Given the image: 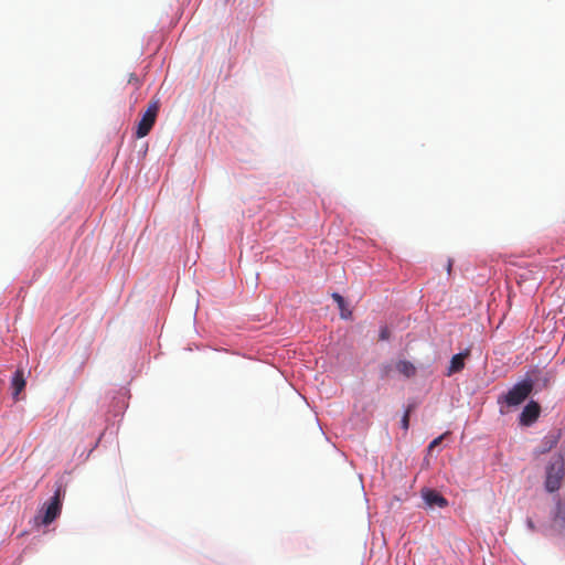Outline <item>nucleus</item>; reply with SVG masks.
<instances>
[{"label":"nucleus","mask_w":565,"mask_h":565,"mask_svg":"<svg viewBox=\"0 0 565 565\" xmlns=\"http://www.w3.org/2000/svg\"><path fill=\"white\" fill-rule=\"evenodd\" d=\"M391 337V332L388 330L387 327H383L381 328V331H380V340H388Z\"/></svg>","instance_id":"obj_15"},{"label":"nucleus","mask_w":565,"mask_h":565,"mask_svg":"<svg viewBox=\"0 0 565 565\" xmlns=\"http://www.w3.org/2000/svg\"><path fill=\"white\" fill-rule=\"evenodd\" d=\"M61 497H52L51 500L44 502L39 509L38 514L34 516V525L41 526L51 524L61 514Z\"/></svg>","instance_id":"obj_1"},{"label":"nucleus","mask_w":565,"mask_h":565,"mask_svg":"<svg viewBox=\"0 0 565 565\" xmlns=\"http://www.w3.org/2000/svg\"><path fill=\"white\" fill-rule=\"evenodd\" d=\"M12 388H13V397L17 398L18 395L24 390L25 387V380L23 375V371L17 370L13 377H12Z\"/></svg>","instance_id":"obj_8"},{"label":"nucleus","mask_w":565,"mask_h":565,"mask_svg":"<svg viewBox=\"0 0 565 565\" xmlns=\"http://www.w3.org/2000/svg\"><path fill=\"white\" fill-rule=\"evenodd\" d=\"M409 414H411V408H408V409L405 412V414H404V416H403V418H402V420H401L402 427H403V429H405V430H407V429H408V427H409Z\"/></svg>","instance_id":"obj_13"},{"label":"nucleus","mask_w":565,"mask_h":565,"mask_svg":"<svg viewBox=\"0 0 565 565\" xmlns=\"http://www.w3.org/2000/svg\"><path fill=\"white\" fill-rule=\"evenodd\" d=\"M134 81L138 82V79L134 75H131L129 82H134Z\"/></svg>","instance_id":"obj_18"},{"label":"nucleus","mask_w":565,"mask_h":565,"mask_svg":"<svg viewBox=\"0 0 565 565\" xmlns=\"http://www.w3.org/2000/svg\"><path fill=\"white\" fill-rule=\"evenodd\" d=\"M557 439H558V437L556 435L546 436L545 444L548 446L545 450L553 448L557 444Z\"/></svg>","instance_id":"obj_12"},{"label":"nucleus","mask_w":565,"mask_h":565,"mask_svg":"<svg viewBox=\"0 0 565 565\" xmlns=\"http://www.w3.org/2000/svg\"><path fill=\"white\" fill-rule=\"evenodd\" d=\"M532 388L533 385L530 381L518 383L504 395V402L508 406H518L527 398Z\"/></svg>","instance_id":"obj_4"},{"label":"nucleus","mask_w":565,"mask_h":565,"mask_svg":"<svg viewBox=\"0 0 565 565\" xmlns=\"http://www.w3.org/2000/svg\"><path fill=\"white\" fill-rule=\"evenodd\" d=\"M448 505L445 497H423L422 508L433 510L435 508L443 509Z\"/></svg>","instance_id":"obj_7"},{"label":"nucleus","mask_w":565,"mask_h":565,"mask_svg":"<svg viewBox=\"0 0 565 565\" xmlns=\"http://www.w3.org/2000/svg\"><path fill=\"white\" fill-rule=\"evenodd\" d=\"M541 407L540 405L531 401L522 411L520 415V424L524 426H530L533 424L540 416Z\"/></svg>","instance_id":"obj_5"},{"label":"nucleus","mask_w":565,"mask_h":565,"mask_svg":"<svg viewBox=\"0 0 565 565\" xmlns=\"http://www.w3.org/2000/svg\"><path fill=\"white\" fill-rule=\"evenodd\" d=\"M554 523L556 526L565 529V504H563L561 500L556 503Z\"/></svg>","instance_id":"obj_10"},{"label":"nucleus","mask_w":565,"mask_h":565,"mask_svg":"<svg viewBox=\"0 0 565 565\" xmlns=\"http://www.w3.org/2000/svg\"><path fill=\"white\" fill-rule=\"evenodd\" d=\"M159 111V102L151 100L137 125L136 137L143 138L152 129Z\"/></svg>","instance_id":"obj_2"},{"label":"nucleus","mask_w":565,"mask_h":565,"mask_svg":"<svg viewBox=\"0 0 565 565\" xmlns=\"http://www.w3.org/2000/svg\"><path fill=\"white\" fill-rule=\"evenodd\" d=\"M469 350L455 354L450 360V365L447 371V375L450 376L455 373L460 372L465 367V359L469 356Z\"/></svg>","instance_id":"obj_6"},{"label":"nucleus","mask_w":565,"mask_h":565,"mask_svg":"<svg viewBox=\"0 0 565 565\" xmlns=\"http://www.w3.org/2000/svg\"><path fill=\"white\" fill-rule=\"evenodd\" d=\"M445 435L435 438L428 446V451L431 452L443 440Z\"/></svg>","instance_id":"obj_14"},{"label":"nucleus","mask_w":565,"mask_h":565,"mask_svg":"<svg viewBox=\"0 0 565 565\" xmlns=\"http://www.w3.org/2000/svg\"><path fill=\"white\" fill-rule=\"evenodd\" d=\"M396 370L406 377H412L416 374L415 365L406 360H401L396 363Z\"/></svg>","instance_id":"obj_9"},{"label":"nucleus","mask_w":565,"mask_h":565,"mask_svg":"<svg viewBox=\"0 0 565 565\" xmlns=\"http://www.w3.org/2000/svg\"><path fill=\"white\" fill-rule=\"evenodd\" d=\"M564 472V460L561 457L548 466L545 481L546 490L548 492H555L561 488Z\"/></svg>","instance_id":"obj_3"},{"label":"nucleus","mask_w":565,"mask_h":565,"mask_svg":"<svg viewBox=\"0 0 565 565\" xmlns=\"http://www.w3.org/2000/svg\"><path fill=\"white\" fill-rule=\"evenodd\" d=\"M332 298L337 302V305L340 309L341 318L349 319L351 317V311L347 309L344 298L337 292L332 294Z\"/></svg>","instance_id":"obj_11"},{"label":"nucleus","mask_w":565,"mask_h":565,"mask_svg":"<svg viewBox=\"0 0 565 565\" xmlns=\"http://www.w3.org/2000/svg\"><path fill=\"white\" fill-rule=\"evenodd\" d=\"M422 494H428V495H431V494H437L434 490H429V489H423L422 490Z\"/></svg>","instance_id":"obj_17"},{"label":"nucleus","mask_w":565,"mask_h":565,"mask_svg":"<svg viewBox=\"0 0 565 565\" xmlns=\"http://www.w3.org/2000/svg\"><path fill=\"white\" fill-rule=\"evenodd\" d=\"M452 264H454V260L451 258H448V260H447V273H448V275L451 274Z\"/></svg>","instance_id":"obj_16"}]
</instances>
